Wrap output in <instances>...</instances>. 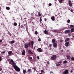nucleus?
Segmentation results:
<instances>
[{
  "instance_id": "f257e3e1",
  "label": "nucleus",
  "mask_w": 74,
  "mask_h": 74,
  "mask_svg": "<svg viewBox=\"0 0 74 74\" xmlns=\"http://www.w3.org/2000/svg\"><path fill=\"white\" fill-rule=\"evenodd\" d=\"M8 62L9 64L13 65L15 70L16 71H18V72L20 71V69L17 66L14 65H16V64L15 63L14 61L12 59H11L10 60H9Z\"/></svg>"
},
{
  "instance_id": "f03ea898",
  "label": "nucleus",
  "mask_w": 74,
  "mask_h": 74,
  "mask_svg": "<svg viewBox=\"0 0 74 74\" xmlns=\"http://www.w3.org/2000/svg\"><path fill=\"white\" fill-rule=\"evenodd\" d=\"M31 45V43L29 42L28 43H26L24 45V48H28L29 47H30V45Z\"/></svg>"
},
{
  "instance_id": "7ed1b4c3",
  "label": "nucleus",
  "mask_w": 74,
  "mask_h": 74,
  "mask_svg": "<svg viewBox=\"0 0 74 74\" xmlns=\"http://www.w3.org/2000/svg\"><path fill=\"white\" fill-rule=\"evenodd\" d=\"M51 60H56V55H53L51 57Z\"/></svg>"
},
{
  "instance_id": "20e7f679",
  "label": "nucleus",
  "mask_w": 74,
  "mask_h": 74,
  "mask_svg": "<svg viewBox=\"0 0 74 74\" xmlns=\"http://www.w3.org/2000/svg\"><path fill=\"white\" fill-rule=\"evenodd\" d=\"M70 27H73L71 29V31L72 32H74V26L73 25H70Z\"/></svg>"
},
{
  "instance_id": "39448f33",
  "label": "nucleus",
  "mask_w": 74,
  "mask_h": 74,
  "mask_svg": "<svg viewBox=\"0 0 74 74\" xmlns=\"http://www.w3.org/2000/svg\"><path fill=\"white\" fill-rule=\"evenodd\" d=\"M37 51L38 52H42V50L41 48H38L37 49Z\"/></svg>"
},
{
  "instance_id": "423d86ee",
  "label": "nucleus",
  "mask_w": 74,
  "mask_h": 74,
  "mask_svg": "<svg viewBox=\"0 0 74 74\" xmlns=\"http://www.w3.org/2000/svg\"><path fill=\"white\" fill-rule=\"evenodd\" d=\"M69 5L70 6V7H72L73 6V4H72V3H71V1H69Z\"/></svg>"
},
{
  "instance_id": "0eeeda50",
  "label": "nucleus",
  "mask_w": 74,
  "mask_h": 74,
  "mask_svg": "<svg viewBox=\"0 0 74 74\" xmlns=\"http://www.w3.org/2000/svg\"><path fill=\"white\" fill-rule=\"evenodd\" d=\"M70 32V30H66L65 32L64 33H65V34H67V33H69Z\"/></svg>"
},
{
  "instance_id": "6e6552de",
  "label": "nucleus",
  "mask_w": 74,
  "mask_h": 74,
  "mask_svg": "<svg viewBox=\"0 0 74 74\" xmlns=\"http://www.w3.org/2000/svg\"><path fill=\"white\" fill-rule=\"evenodd\" d=\"M53 47L55 48H57V43H54L53 44Z\"/></svg>"
},
{
  "instance_id": "1a4fd4ad",
  "label": "nucleus",
  "mask_w": 74,
  "mask_h": 74,
  "mask_svg": "<svg viewBox=\"0 0 74 74\" xmlns=\"http://www.w3.org/2000/svg\"><path fill=\"white\" fill-rule=\"evenodd\" d=\"M69 73V71L67 70H65L63 73L64 74H68Z\"/></svg>"
},
{
  "instance_id": "9d476101",
  "label": "nucleus",
  "mask_w": 74,
  "mask_h": 74,
  "mask_svg": "<svg viewBox=\"0 0 74 74\" xmlns=\"http://www.w3.org/2000/svg\"><path fill=\"white\" fill-rule=\"evenodd\" d=\"M28 53L31 55H33V52L31 51V50H29L28 51Z\"/></svg>"
},
{
  "instance_id": "9b49d317",
  "label": "nucleus",
  "mask_w": 74,
  "mask_h": 74,
  "mask_svg": "<svg viewBox=\"0 0 74 74\" xmlns=\"http://www.w3.org/2000/svg\"><path fill=\"white\" fill-rule=\"evenodd\" d=\"M27 72H28V74H30L32 72V69H29L28 70Z\"/></svg>"
},
{
  "instance_id": "f8f14e48",
  "label": "nucleus",
  "mask_w": 74,
  "mask_h": 74,
  "mask_svg": "<svg viewBox=\"0 0 74 74\" xmlns=\"http://www.w3.org/2000/svg\"><path fill=\"white\" fill-rule=\"evenodd\" d=\"M65 46L66 47H69V44H70V43H69V42H67L66 43H65Z\"/></svg>"
},
{
  "instance_id": "ddd939ff",
  "label": "nucleus",
  "mask_w": 74,
  "mask_h": 74,
  "mask_svg": "<svg viewBox=\"0 0 74 74\" xmlns=\"http://www.w3.org/2000/svg\"><path fill=\"white\" fill-rule=\"evenodd\" d=\"M22 53V55H25V51L24 50H23Z\"/></svg>"
},
{
  "instance_id": "4468645a",
  "label": "nucleus",
  "mask_w": 74,
  "mask_h": 74,
  "mask_svg": "<svg viewBox=\"0 0 74 74\" xmlns=\"http://www.w3.org/2000/svg\"><path fill=\"white\" fill-rule=\"evenodd\" d=\"M51 19L52 20V21H55V16H53L51 17Z\"/></svg>"
},
{
  "instance_id": "2eb2a0df",
  "label": "nucleus",
  "mask_w": 74,
  "mask_h": 74,
  "mask_svg": "<svg viewBox=\"0 0 74 74\" xmlns=\"http://www.w3.org/2000/svg\"><path fill=\"white\" fill-rule=\"evenodd\" d=\"M44 33H45V34H48V32L46 30H45L44 31Z\"/></svg>"
},
{
  "instance_id": "dca6fc26",
  "label": "nucleus",
  "mask_w": 74,
  "mask_h": 74,
  "mask_svg": "<svg viewBox=\"0 0 74 74\" xmlns=\"http://www.w3.org/2000/svg\"><path fill=\"white\" fill-rule=\"evenodd\" d=\"M6 9L7 10H10V8L9 7H6Z\"/></svg>"
},
{
  "instance_id": "f3484780",
  "label": "nucleus",
  "mask_w": 74,
  "mask_h": 74,
  "mask_svg": "<svg viewBox=\"0 0 74 74\" xmlns=\"http://www.w3.org/2000/svg\"><path fill=\"white\" fill-rule=\"evenodd\" d=\"M70 40V39L69 38H66V40H65V42H67Z\"/></svg>"
},
{
  "instance_id": "a211bd4d",
  "label": "nucleus",
  "mask_w": 74,
  "mask_h": 74,
  "mask_svg": "<svg viewBox=\"0 0 74 74\" xmlns=\"http://www.w3.org/2000/svg\"><path fill=\"white\" fill-rule=\"evenodd\" d=\"M12 51H10L8 52V53L9 55H11V54H12Z\"/></svg>"
},
{
  "instance_id": "6ab92c4d",
  "label": "nucleus",
  "mask_w": 74,
  "mask_h": 74,
  "mask_svg": "<svg viewBox=\"0 0 74 74\" xmlns=\"http://www.w3.org/2000/svg\"><path fill=\"white\" fill-rule=\"evenodd\" d=\"M26 70L25 69L23 71V73L24 74H26Z\"/></svg>"
},
{
  "instance_id": "aec40b11",
  "label": "nucleus",
  "mask_w": 74,
  "mask_h": 74,
  "mask_svg": "<svg viewBox=\"0 0 74 74\" xmlns=\"http://www.w3.org/2000/svg\"><path fill=\"white\" fill-rule=\"evenodd\" d=\"M52 42L53 43H55V40L54 39H52Z\"/></svg>"
},
{
  "instance_id": "412c9836",
  "label": "nucleus",
  "mask_w": 74,
  "mask_h": 74,
  "mask_svg": "<svg viewBox=\"0 0 74 74\" xmlns=\"http://www.w3.org/2000/svg\"><path fill=\"white\" fill-rule=\"evenodd\" d=\"M31 44L32 47H33V45L34 44V42L33 41H31Z\"/></svg>"
},
{
  "instance_id": "4be33fe9",
  "label": "nucleus",
  "mask_w": 74,
  "mask_h": 74,
  "mask_svg": "<svg viewBox=\"0 0 74 74\" xmlns=\"http://www.w3.org/2000/svg\"><path fill=\"white\" fill-rule=\"evenodd\" d=\"M70 58H71V57H70V56H67V59H70Z\"/></svg>"
},
{
  "instance_id": "5701e85b",
  "label": "nucleus",
  "mask_w": 74,
  "mask_h": 74,
  "mask_svg": "<svg viewBox=\"0 0 74 74\" xmlns=\"http://www.w3.org/2000/svg\"><path fill=\"white\" fill-rule=\"evenodd\" d=\"M38 14L39 16H41V13H40V12H38Z\"/></svg>"
},
{
  "instance_id": "b1692460",
  "label": "nucleus",
  "mask_w": 74,
  "mask_h": 74,
  "mask_svg": "<svg viewBox=\"0 0 74 74\" xmlns=\"http://www.w3.org/2000/svg\"><path fill=\"white\" fill-rule=\"evenodd\" d=\"M52 46V45L50 44L49 45L48 47H49V48H51Z\"/></svg>"
},
{
  "instance_id": "393cba45",
  "label": "nucleus",
  "mask_w": 74,
  "mask_h": 74,
  "mask_svg": "<svg viewBox=\"0 0 74 74\" xmlns=\"http://www.w3.org/2000/svg\"><path fill=\"white\" fill-rule=\"evenodd\" d=\"M58 1L60 3H62L63 2V0H58Z\"/></svg>"
},
{
  "instance_id": "a878e982",
  "label": "nucleus",
  "mask_w": 74,
  "mask_h": 74,
  "mask_svg": "<svg viewBox=\"0 0 74 74\" xmlns=\"http://www.w3.org/2000/svg\"><path fill=\"white\" fill-rule=\"evenodd\" d=\"M15 42V40H12L11 41V44H14Z\"/></svg>"
},
{
  "instance_id": "bb28decb",
  "label": "nucleus",
  "mask_w": 74,
  "mask_h": 74,
  "mask_svg": "<svg viewBox=\"0 0 74 74\" xmlns=\"http://www.w3.org/2000/svg\"><path fill=\"white\" fill-rule=\"evenodd\" d=\"M7 4H8L9 5H10V4H11V2H8L7 3Z\"/></svg>"
},
{
  "instance_id": "cd10ccee",
  "label": "nucleus",
  "mask_w": 74,
  "mask_h": 74,
  "mask_svg": "<svg viewBox=\"0 0 74 74\" xmlns=\"http://www.w3.org/2000/svg\"><path fill=\"white\" fill-rule=\"evenodd\" d=\"M14 26H17V23H14Z\"/></svg>"
},
{
  "instance_id": "c85d7f7f",
  "label": "nucleus",
  "mask_w": 74,
  "mask_h": 74,
  "mask_svg": "<svg viewBox=\"0 0 74 74\" xmlns=\"http://www.w3.org/2000/svg\"><path fill=\"white\" fill-rule=\"evenodd\" d=\"M60 64H56V66L57 67H58V66H60Z\"/></svg>"
},
{
  "instance_id": "c756f323",
  "label": "nucleus",
  "mask_w": 74,
  "mask_h": 74,
  "mask_svg": "<svg viewBox=\"0 0 74 74\" xmlns=\"http://www.w3.org/2000/svg\"><path fill=\"white\" fill-rule=\"evenodd\" d=\"M71 60H73V61H74V58L72 57L71 58Z\"/></svg>"
},
{
  "instance_id": "7c9ffc66",
  "label": "nucleus",
  "mask_w": 74,
  "mask_h": 74,
  "mask_svg": "<svg viewBox=\"0 0 74 74\" xmlns=\"http://www.w3.org/2000/svg\"><path fill=\"white\" fill-rule=\"evenodd\" d=\"M35 34L37 35V34H38V32H37V31H36L35 32Z\"/></svg>"
},
{
  "instance_id": "2f4dec72",
  "label": "nucleus",
  "mask_w": 74,
  "mask_h": 74,
  "mask_svg": "<svg viewBox=\"0 0 74 74\" xmlns=\"http://www.w3.org/2000/svg\"><path fill=\"white\" fill-rule=\"evenodd\" d=\"M42 17H40V22H42V19H41Z\"/></svg>"
},
{
  "instance_id": "473e14b6",
  "label": "nucleus",
  "mask_w": 74,
  "mask_h": 74,
  "mask_svg": "<svg viewBox=\"0 0 74 74\" xmlns=\"http://www.w3.org/2000/svg\"><path fill=\"white\" fill-rule=\"evenodd\" d=\"M68 23H70V20H68L67 21Z\"/></svg>"
},
{
  "instance_id": "72a5a7b5",
  "label": "nucleus",
  "mask_w": 74,
  "mask_h": 74,
  "mask_svg": "<svg viewBox=\"0 0 74 74\" xmlns=\"http://www.w3.org/2000/svg\"><path fill=\"white\" fill-rule=\"evenodd\" d=\"M1 53H3V54H4V53H5V51H3V52H1Z\"/></svg>"
},
{
  "instance_id": "f704fd0d",
  "label": "nucleus",
  "mask_w": 74,
  "mask_h": 74,
  "mask_svg": "<svg viewBox=\"0 0 74 74\" xmlns=\"http://www.w3.org/2000/svg\"><path fill=\"white\" fill-rule=\"evenodd\" d=\"M31 15H32V16L31 18H33V15H34L33 13Z\"/></svg>"
},
{
  "instance_id": "c9c22d12",
  "label": "nucleus",
  "mask_w": 74,
  "mask_h": 74,
  "mask_svg": "<svg viewBox=\"0 0 74 74\" xmlns=\"http://www.w3.org/2000/svg\"><path fill=\"white\" fill-rule=\"evenodd\" d=\"M68 37H70V36H71V35L70 34H69L68 35Z\"/></svg>"
},
{
  "instance_id": "e433bc0d",
  "label": "nucleus",
  "mask_w": 74,
  "mask_h": 74,
  "mask_svg": "<svg viewBox=\"0 0 74 74\" xmlns=\"http://www.w3.org/2000/svg\"><path fill=\"white\" fill-rule=\"evenodd\" d=\"M49 6H51L52 5V4L51 3H49Z\"/></svg>"
},
{
  "instance_id": "4c0bfd02",
  "label": "nucleus",
  "mask_w": 74,
  "mask_h": 74,
  "mask_svg": "<svg viewBox=\"0 0 74 74\" xmlns=\"http://www.w3.org/2000/svg\"><path fill=\"white\" fill-rule=\"evenodd\" d=\"M64 63H65V64L67 63V61L66 60L64 61Z\"/></svg>"
},
{
  "instance_id": "58836bf2",
  "label": "nucleus",
  "mask_w": 74,
  "mask_h": 74,
  "mask_svg": "<svg viewBox=\"0 0 74 74\" xmlns=\"http://www.w3.org/2000/svg\"><path fill=\"white\" fill-rule=\"evenodd\" d=\"M38 41H41V39L40 38H39L38 39Z\"/></svg>"
},
{
  "instance_id": "ea45409f",
  "label": "nucleus",
  "mask_w": 74,
  "mask_h": 74,
  "mask_svg": "<svg viewBox=\"0 0 74 74\" xmlns=\"http://www.w3.org/2000/svg\"><path fill=\"white\" fill-rule=\"evenodd\" d=\"M50 74H53V72L52 71H50Z\"/></svg>"
},
{
  "instance_id": "a19ab883",
  "label": "nucleus",
  "mask_w": 74,
  "mask_h": 74,
  "mask_svg": "<svg viewBox=\"0 0 74 74\" xmlns=\"http://www.w3.org/2000/svg\"><path fill=\"white\" fill-rule=\"evenodd\" d=\"M37 58L38 60L40 59V57L38 56H37Z\"/></svg>"
},
{
  "instance_id": "79ce46f5",
  "label": "nucleus",
  "mask_w": 74,
  "mask_h": 74,
  "mask_svg": "<svg viewBox=\"0 0 74 74\" xmlns=\"http://www.w3.org/2000/svg\"><path fill=\"white\" fill-rule=\"evenodd\" d=\"M47 63L48 64H49V61H48Z\"/></svg>"
},
{
  "instance_id": "37998d69",
  "label": "nucleus",
  "mask_w": 74,
  "mask_h": 74,
  "mask_svg": "<svg viewBox=\"0 0 74 74\" xmlns=\"http://www.w3.org/2000/svg\"><path fill=\"white\" fill-rule=\"evenodd\" d=\"M29 59H31V60H32V57H30L29 58Z\"/></svg>"
},
{
  "instance_id": "c03bdc74",
  "label": "nucleus",
  "mask_w": 74,
  "mask_h": 74,
  "mask_svg": "<svg viewBox=\"0 0 74 74\" xmlns=\"http://www.w3.org/2000/svg\"><path fill=\"white\" fill-rule=\"evenodd\" d=\"M18 24H19V25H18V26H20L21 25V23H19Z\"/></svg>"
},
{
  "instance_id": "a18cd8bd",
  "label": "nucleus",
  "mask_w": 74,
  "mask_h": 74,
  "mask_svg": "<svg viewBox=\"0 0 74 74\" xmlns=\"http://www.w3.org/2000/svg\"><path fill=\"white\" fill-rule=\"evenodd\" d=\"M47 18H45V22L47 21Z\"/></svg>"
},
{
  "instance_id": "49530a36",
  "label": "nucleus",
  "mask_w": 74,
  "mask_h": 74,
  "mask_svg": "<svg viewBox=\"0 0 74 74\" xmlns=\"http://www.w3.org/2000/svg\"><path fill=\"white\" fill-rule=\"evenodd\" d=\"M71 12H73V9H71Z\"/></svg>"
},
{
  "instance_id": "de8ad7c7",
  "label": "nucleus",
  "mask_w": 74,
  "mask_h": 74,
  "mask_svg": "<svg viewBox=\"0 0 74 74\" xmlns=\"http://www.w3.org/2000/svg\"><path fill=\"white\" fill-rule=\"evenodd\" d=\"M1 57L0 56V62H1Z\"/></svg>"
},
{
  "instance_id": "09e8293b",
  "label": "nucleus",
  "mask_w": 74,
  "mask_h": 74,
  "mask_svg": "<svg viewBox=\"0 0 74 74\" xmlns=\"http://www.w3.org/2000/svg\"><path fill=\"white\" fill-rule=\"evenodd\" d=\"M57 63H60V64H61V62H58Z\"/></svg>"
},
{
  "instance_id": "8fccbe9b",
  "label": "nucleus",
  "mask_w": 74,
  "mask_h": 74,
  "mask_svg": "<svg viewBox=\"0 0 74 74\" xmlns=\"http://www.w3.org/2000/svg\"><path fill=\"white\" fill-rule=\"evenodd\" d=\"M1 70H2V69L1 68L0 69V71H1Z\"/></svg>"
},
{
  "instance_id": "3c124183",
  "label": "nucleus",
  "mask_w": 74,
  "mask_h": 74,
  "mask_svg": "<svg viewBox=\"0 0 74 74\" xmlns=\"http://www.w3.org/2000/svg\"><path fill=\"white\" fill-rule=\"evenodd\" d=\"M2 42V40H0V42Z\"/></svg>"
},
{
  "instance_id": "603ef678",
  "label": "nucleus",
  "mask_w": 74,
  "mask_h": 74,
  "mask_svg": "<svg viewBox=\"0 0 74 74\" xmlns=\"http://www.w3.org/2000/svg\"><path fill=\"white\" fill-rule=\"evenodd\" d=\"M54 32H56V30H54Z\"/></svg>"
},
{
  "instance_id": "864d4df0",
  "label": "nucleus",
  "mask_w": 74,
  "mask_h": 74,
  "mask_svg": "<svg viewBox=\"0 0 74 74\" xmlns=\"http://www.w3.org/2000/svg\"><path fill=\"white\" fill-rule=\"evenodd\" d=\"M71 73H73V71H72V70H71Z\"/></svg>"
},
{
  "instance_id": "5fc2aeb1",
  "label": "nucleus",
  "mask_w": 74,
  "mask_h": 74,
  "mask_svg": "<svg viewBox=\"0 0 74 74\" xmlns=\"http://www.w3.org/2000/svg\"><path fill=\"white\" fill-rule=\"evenodd\" d=\"M41 72H43V70H42L41 71Z\"/></svg>"
},
{
  "instance_id": "6e6d98bb",
  "label": "nucleus",
  "mask_w": 74,
  "mask_h": 74,
  "mask_svg": "<svg viewBox=\"0 0 74 74\" xmlns=\"http://www.w3.org/2000/svg\"><path fill=\"white\" fill-rule=\"evenodd\" d=\"M61 51H62V52H63V50H61Z\"/></svg>"
},
{
  "instance_id": "4d7b16f0",
  "label": "nucleus",
  "mask_w": 74,
  "mask_h": 74,
  "mask_svg": "<svg viewBox=\"0 0 74 74\" xmlns=\"http://www.w3.org/2000/svg\"><path fill=\"white\" fill-rule=\"evenodd\" d=\"M62 41H62V40H60V42H62Z\"/></svg>"
},
{
  "instance_id": "13d9d810",
  "label": "nucleus",
  "mask_w": 74,
  "mask_h": 74,
  "mask_svg": "<svg viewBox=\"0 0 74 74\" xmlns=\"http://www.w3.org/2000/svg\"><path fill=\"white\" fill-rule=\"evenodd\" d=\"M24 10H26V9H24Z\"/></svg>"
},
{
  "instance_id": "bf43d9fd",
  "label": "nucleus",
  "mask_w": 74,
  "mask_h": 74,
  "mask_svg": "<svg viewBox=\"0 0 74 74\" xmlns=\"http://www.w3.org/2000/svg\"><path fill=\"white\" fill-rule=\"evenodd\" d=\"M39 74H42V73H40Z\"/></svg>"
},
{
  "instance_id": "052dcab7",
  "label": "nucleus",
  "mask_w": 74,
  "mask_h": 74,
  "mask_svg": "<svg viewBox=\"0 0 74 74\" xmlns=\"http://www.w3.org/2000/svg\"><path fill=\"white\" fill-rule=\"evenodd\" d=\"M55 0V1H56V0Z\"/></svg>"
},
{
  "instance_id": "680f3d73",
  "label": "nucleus",
  "mask_w": 74,
  "mask_h": 74,
  "mask_svg": "<svg viewBox=\"0 0 74 74\" xmlns=\"http://www.w3.org/2000/svg\"><path fill=\"white\" fill-rule=\"evenodd\" d=\"M34 49H35V47H34Z\"/></svg>"
},
{
  "instance_id": "e2e57ef3",
  "label": "nucleus",
  "mask_w": 74,
  "mask_h": 74,
  "mask_svg": "<svg viewBox=\"0 0 74 74\" xmlns=\"http://www.w3.org/2000/svg\"><path fill=\"white\" fill-rule=\"evenodd\" d=\"M69 10H70V9H69Z\"/></svg>"
},
{
  "instance_id": "0e129e2a",
  "label": "nucleus",
  "mask_w": 74,
  "mask_h": 74,
  "mask_svg": "<svg viewBox=\"0 0 74 74\" xmlns=\"http://www.w3.org/2000/svg\"><path fill=\"white\" fill-rule=\"evenodd\" d=\"M0 74H1V73H0Z\"/></svg>"
},
{
  "instance_id": "69168bd1",
  "label": "nucleus",
  "mask_w": 74,
  "mask_h": 74,
  "mask_svg": "<svg viewBox=\"0 0 74 74\" xmlns=\"http://www.w3.org/2000/svg\"><path fill=\"white\" fill-rule=\"evenodd\" d=\"M63 0L64 1V0H62V1H63Z\"/></svg>"
}]
</instances>
